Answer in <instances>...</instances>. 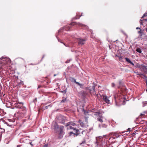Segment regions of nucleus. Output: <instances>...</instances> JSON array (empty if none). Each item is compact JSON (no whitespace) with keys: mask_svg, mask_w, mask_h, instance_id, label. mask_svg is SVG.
<instances>
[{"mask_svg":"<svg viewBox=\"0 0 147 147\" xmlns=\"http://www.w3.org/2000/svg\"><path fill=\"white\" fill-rule=\"evenodd\" d=\"M139 75L143 79H145V78L144 77V76H145L144 75L142 74H139Z\"/></svg>","mask_w":147,"mask_h":147,"instance_id":"a211bd4d","label":"nucleus"},{"mask_svg":"<svg viewBox=\"0 0 147 147\" xmlns=\"http://www.w3.org/2000/svg\"><path fill=\"white\" fill-rule=\"evenodd\" d=\"M94 115L97 118L98 117H99L100 116L102 115V114L100 111H98L95 113Z\"/></svg>","mask_w":147,"mask_h":147,"instance_id":"423d86ee","label":"nucleus"},{"mask_svg":"<svg viewBox=\"0 0 147 147\" xmlns=\"http://www.w3.org/2000/svg\"><path fill=\"white\" fill-rule=\"evenodd\" d=\"M136 51L140 53H141V52H142V51H141V49L140 48H137L136 49Z\"/></svg>","mask_w":147,"mask_h":147,"instance_id":"dca6fc26","label":"nucleus"},{"mask_svg":"<svg viewBox=\"0 0 147 147\" xmlns=\"http://www.w3.org/2000/svg\"><path fill=\"white\" fill-rule=\"evenodd\" d=\"M73 134V132H70L69 133L70 136H71V134Z\"/></svg>","mask_w":147,"mask_h":147,"instance_id":"c756f323","label":"nucleus"},{"mask_svg":"<svg viewBox=\"0 0 147 147\" xmlns=\"http://www.w3.org/2000/svg\"><path fill=\"white\" fill-rule=\"evenodd\" d=\"M19 103L20 104H22V105H23V103L22 102H20V103Z\"/></svg>","mask_w":147,"mask_h":147,"instance_id":"e433bc0d","label":"nucleus"},{"mask_svg":"<svg viewBox=\"0 0 147 147\" xmlns=\"http://www.w3.org/2000/svg\"><path fill=\"white\" fill-rule=\"evenodd\" d=\"M143 107H144L147 105V101H144L142 102Z\"/></svg>","mask_w":147,"mask_h":147,"instance_id":"2eb2a0df","label":"nucleus"},{"mask_svg":"<svg viewBox=\"0 0 147 147\" xmlns=\"http://www.w3.org/2000/svg\"><path fill=\"white\" fill-rule=\"evenodd\" d=\"M22 83H23V82H22V81H21V82H20V83H21V84H22Z\"/></svg>","mask_w":147,"mask_h":147,"instance_id":"a19ab883","label":"nucleus"},{"mask_svg":"<svg viewBox=\"0 0 147 147\" xmlns=\"http://www.w3.org/2000/svg\"><path fill=\"white\" fill-rule=\"evenodd\" d=\"M135 73H136L137 75H139V73H138V72H135Z\"/></svg>","mask_w":147,"mask_h":147,"instance_id":"7c9ffc66","label":"nucleus"},{"mask_svg":"<svg viewBox=\"0 0 147 147\" xmlns=\"http://www.w3.org/2000/svg\"><path fill=\"white\" fill-rule=\"evenodd\" d=\"M99 127L100 128H101L102 127L106 128L107 127V125L105 124H102V125L99 124Z\"/></svg>","mask_w":147,"mask_h":147,"instance_id":"ddd939ff","label":"nucleus"},{"mask_svg":"<svg viewBox=\"0 0 147 147\" xmlns=\"http://www.w3.org/2000/svg\"><path fill=\"white\" fill-rule=\"evenodd\" d=\"M40 86H38V88H40Z\"/></svg>","mask_w":147,"mask_h":147,"instance_id":"a18cd8bd","label":"nucleus"},{"mask_svg":"<svg viewBox=\"0 0 147 147\" xmlns=\"http://www.w3.org/2000/svg\"><path fill=\"white\" fill-rule=\"evenodd\" d=\"M147 16V13H144L142 17V18H143L144 17L146 16Z\"/></svg>","mask_w":147,"mask_h":147,"instance_id":"b1692460","label":"nucleus"},{"mask_svg":"<svg viewBox=\"0 0 147 147\" xmlns=\"http://www.w3.org/2000/svg\"><path fill=\"white\" fill-rule=\"evenodd\" d=\"M4 58L2 57L1 58H0V59L2 60L3 59H4Z\"/></svg>","mask_w":147,"mask_h":147,"instance_id":"4c0bfd02","label":"nucleus"},{"mask_svg":"<svg viewBox=\"0 0 147 147\" xmlns=\"http://www.w3.org/2000/svg\"><path fill=\"white\" fill-rule=\"evenodd\" d=\"M140 31L139 32V33H141V34L142 33V30H141V29H140Z\"/></svg>","mask_w":147,"mask_h":147,"instance_id":"cd10ccee","label":"nucleus"},{"mask_svg":"<svg viewBox=\"0 0 147 147\" xmlns=\"http://www.w3.org/2000/svg\"><path fill=\"white\" fill-rule=\"evenodd\" d=\"M109 98L106 95L104 96L103 97V98L105 101L108 104L110 103V100H109Z\"/></svg>","mask_w":147,"mask_h":147,"instance_id":"20e7f679","label":"nucleus"},{"mask_svg":"<svg viewBox=\"0 0 147 147\" xmlns=\"http://www.w3.org/2000/svg\"><path fill=\"white\" fill-rule=\"evenodd\" d=\"M130 128H128V129H127V130H128V131H130Z\"/></svg>","mask_w":147,"mask_h":147,"instance_id":"f704fd0d","label":"nucleus"},{"mask_svg":"<svg viewBox=\"0 0 147 147\" xmlns=\"http://www.w3.org/2000/svg\"><path fill=\"white\" fill-rule=\"evenodd\" d=\"M140 23L141 25H142V20H140Z\"/></svg>","mask_w":147,"mask_h":147,"instance_id":"bb28decb","label":"nucleus"},{"mask_svg":"<svg viewBox=\"0 0 147 147\" xmlns=\"http://www.w3.org/2000/svg\"><path fill=\"white\" fill-rule=\"evenodd\" d=\"M102 115L98 117L97 118V120L100 122L101 123L103 121L102 120L103 117Z\"/></svg>","mask_w":147,"mask_h":147,"instance_id":"6e6552de","label":"nucleus"},{"mask_svg":"<svg viewBox=\"0 0 147 147\" xmlns=\"http://www.w3.org/2000/svg\"><path fill=\"white\" fill-rule=\"evenodd\" d=\"M30 144H31L32 146V143L31 142H30Z\"/></svg>","mask_w":147,"mask_h":147,"instance_id":"c9c22d12","label":"nucleus"},{"mask_svg":"<svg viewBox=\"0 0 147 147\" xmlns=\"http://www.w3.org/2000/svg\"><path fill=\"white\" fill-rule=\"evenodd\" d=\"M53 127L54 131L57 132L58 131V130H59V127L56 123H55L53 125Z\"/></svg>","mask_w":147,"mask_h":147,"instance_id":"7ed1b4c3","label":"nucleus"},{"mask_svg":"<svg viewBox=\"0 0 147 147\" xmlns=\"http://www.w3.org/2000/svg\"><path fill=\"white\" fill-rule=\"evenodd\" d=\"M48 106H46V109H47V108H48Z\"/></svg>","mask_w":147,"mask_h":147,"instance_id":"ea45409f","label":"nucleus"},{"mask_svg":"<svg viewBox=\"0 0 147 147\" xmlns=\"http://www.w3.org/2000/svg\"><path fill=\"white\" fill-rule=\"evenodd\" d=\"M129 63H130L132 65H133V66L134 65V63L132 62L131 61Z\"/></svg>","mask_w":147,"mask_h":147,"instance_id":"c85d7f7f","label":"nucleus"},{"mask_svg":"<svg viewBox=\"0 0 147 147\" xmlns=\"http://www.w3.org/2000/svg\"><path fill=\"white\" fill-rule=\"evenodd\" d=\"M145 113H146V112H144L140 114V115L144 116L145 115Z\"/></svg>","mask_w":147,"mask_h":147,"instance_id":"5701e85b","label":"nucleus"},{"mask_svg":"<svg viewBox=\"0 0 147 147\" xmlns=\"http://www.w3.org/2000/svg\"><path fill=\"white\" fill-rule=\"evenodd\" d=\"M16 107H17V108H20V107H19L18 105H17L16 106Z\"/></svg>","mask_w":147,"mask_h":147,"instance_id":"58836bf2","label":"nucleus"},{"mask_svg":"<svg viewBox=\"0 0 147 147\" xmlns=\"http://www.w3.org/2000/svg\"><path fill=\"white\" fill-rule=\"evenodd\" d=\"M78 41L79 44L83 45L85 43L86 40L85 39L79 38L78 40Z\"/></svg>","mask_w":147,"mask_h":147,"instance_id":"39448f33","label":"nucleus"},{"mask_svg":"<svg viewBox=\"0 0 147 147\" xmlns=\"http://www.w3.org/2000/svg\"><path fill=\"white\" fill-rule=\"evenodd\" d=\"M73 23L76 24L77 25L79 26H81V27L83 26H85L84 24H80V23H76V22H74V23Z\"/></svg>","mask_w":147,"mask_h":147,"instance_id":"f8f14e48","label":"nucleus"},{"mask_svg":"<svg viewBox=\"0 0 147 147\" xmlns=\"http://www.w3.org/2000/svg\"><path fill=\"white\" fill-rule=\"evenodd\" d=\"M65 101V100H63L61 101V102H64Z\"/></svg>","mask_w":147,"mask_h":147,"instance_id":"72a5a7b5","label":"nucleus"},{"mask_svg":"<svg viewBox=\"0 0 147 147\" xmlns=\"http://www.w3.org/2000/svg\"><path fill=\"white\" fill-rule=\"evenodd\" d=\"M118 57L120 61H122V59L123 58V56H118Z\"/></svg>","mask_w":147,"mask_h":147,"instance_id":"4468645a","label":"nucleus"},{"mask_svg":"<svg viewBox=\"0 0 147 147\" xmlns=\"http://www.w3.org/2000/svg\"><path fill=\"white\" fill-rule=\"evenodd\" d=\"M64 129V127L63 126H61L59 127V130L58 133V138L61 139L63 137V136L65 134Z\"/></svg>","mask_w":147,"mask_h":147,"instance_id":"f03ea898","label":"nucleus"},{"mask_svg":"<svg viewBox=\"0 0 147 147\" xmlns=\"http://www.w3.org/2000/svg\"><path fill=\"white\" fill-rule=\"evenodd\" d=\"M116 105H117V103H116Z\"/></svg>","mask_w":147,"mask_h":147,"instance_id":"49530a36","label":"nucleus"},{"mask_svg":"<svg viewBox=\"0 0 147 147\" xmlns=\"http://www.w3.org/2000/svg\"><path fill=\"white\" fill-rule=\"evenodd\" d=\"M125 59L126 61H127V62L129 63L131 61L129 59H128V58H126V57L125 58Z\"/></svg>","mask_w":147,"mask_h":147,"instance_id":"6ab92c4d","label":"nucleus"},{"mask_svg":"<svg viewBox=\"0 0 147 147\" xmlns=\"http://www.w3.org/2000/svg\"><path fill=\"white\" fill-rule=\"evenodd\" d=\"M89 87L88 88L89 92L91 93H93L95 92V87L94 86H92L91 89Z\"/></svg>","mask_w":147,"mask_h":147,"instance_id":"0eeeda50","label":"nucleus"},{"mask_svg":"<svg viewBox=\"0 0 147 147\" xmlns=\"http://www.w3.org/2000/svg\"><path fill=\"white\" fill-rule=\"evenodd\" d=\"M47 144H45L44 145L43 147H47Z\"/></svg>","mask_w":147,"mask_h":147,"instance_id":"2f4dec72","label":"nucleus"},{"mask_svg":"<svg viewBox=\"0 0 147 147\" xmlns=\"http://www.w3.org/2000/svg\"><path fill=\"white\" fill-rule=\"evenodd\" d=\"M56 76V74H54V76Z\"/></svg>","mask_w":147,"mask_h":147,"instance_id":"c03bdc74","label":"nucleus"},{"mask_svg":"<svg viewBox=\"0 0 147 147\" xmlns=\"http://www.w3.org/2000/svg\"><path fill=\"white\" fill-rule=\"evenodd\" d=\"M115 85L114 83H112L111 84V86L113 87H115Z\"/></svg>","mask_w":147,"mask_h":147,"instance_id":"393cba45","label":"nucleus"},{"mask_svg":"<svg viewBox=\"0 0 147 147\" xmlns=\"http://www.w3.org/2000/svg\"><path fill=\"white\" fill-rule=\"evenodd\" d=\"M5 132V130L4 129L1 128L0 127V137L1 138L2 134Z\"/></svg>","mask_w":147,"mask_h":147,"instance_id":"1a4fd4ad","label":"nucleus"},{"mask_svg":"<svg viewBox=\"0 0 147 147\" xmlns=\"http://www.w3.org/2000/svg\"><path fill=\"white\" fill-rule=\"evenodd\" d=\"M6 61H7L8 62L10 63V60L9 58H5Z\"/></svg>","mask_w":147,"mask_h":147,"instance_id":"412c9836","label":"nucleus"},{"mask_svg":"<svg viewBox=\"0 0 147 147\" xmlns=\"http://www.w3.org/2000/svg\"><path fill=\"white\" fill-rule=\"evenodd\" d=\"M66 126L67 127L68 129H73L76 130L77 131H78L79 130L77 129L76 127L77 126V124L74 123L72 122H70L66 123Z\"/></svg>","mask_w":147,"mask_h":147,"instance_id":"f257e3e1","label":"nucleus"},{"mask_svg":"<svg viewBox=\"0 0 147 147\" xmlns=\"http://www.w3.org/2000/svg\"><path fill=\"white\" fill-rule=\"evenodd\" d=\"M86 142V140H84L82 141V142L80 143V145H82L83 144H85Z\"/></svg>","mask_w":147,"mask_h":147,"instance_id":"4be33fe9","label":"nucleus"},{"mask_svg":"<svg viewBox=\"0 0 147 147\" xmlns=\"http://www.w3.org/2000/svg\"><path fill=\"white\" fill-rule=\"evenodd\" d=\"M136 29H140V28L139 27H137L136 28Z\"/></svg>","mask_w":147,"mask_h":147,"instance_id":"473e14b6","label":"nucleus"},{"mask_svg":"<svg viewBox=\"0 0 147 147\" xmlns=\"http://www.w3.org/2000/svg\"><path fill=\"white\" fill-rule=\"evenodd\" d=\"M76 84L79 86L81 88H82L83 85V84H80L79 82H76Z\"/></svg>","mask_w":147,"mask_h":147,"instance_id":"aec40b11","label":"nucleus"},{"mask_svg":"<svg viewBox=\"0 0 147 147\" xmlns=\"http://www.w3.org/2000/svg\"><path fill=\"white\" fill-rule=\"evenodd\" d=\"M84 132V131H83L82 132V134H83V132Z\"/></svg>","mask_w":147,"mask_h":147,"instance_id":"79ce46f5","label":"nucleus"},{"mask_svg":"<svg viewBox=\"0 0 147 147\" xmlns=\"http://www.w3.org/2000/svg\"><path fill=\"white\" fill-rule=\"evenodd\" d=\"M78 122L80 123V124L81 127H84L85 126L84 123L82 121L79 120Z\"/></svg>","mask_w":147,"mask_h":147,"instance_id":"9b49d317","label":"nucleus"},{"mask_svg":"<svg viewBox=\"0 0 147 147\" xmlns=\"http://www.w3.org/2000/svg\"><path fill=\"white\" fill-rule=\"evenodd\" d=\"M146 31L147 32V28L146 29Z\"/></svg>","mask_w":147,"mask_h":147,"instance_id":"37998d69","label":"nucleus"},{"mask_svg":"<svg viewBox=\"0 0 147 147\" xmlns=\"http://www.w3.org/2000/svg\"><path fill=\"white\" fill-rule=\"evenodd\" d=\"M72 79L74 81L76 84V82H76V80L74 78H72Z\"/></svg>","mask_w":147,"mask_h":147,"instance_id":"a878e982","label":"nucleus"},{"mask_svg":"<svg viewBox=\"0 0 147 147\" xmlns=\"http://www.w3.org/2000/svg\"><path fill=\"white\" fill-rule=\"evenodd\" d=\"M142 69L145 72H147V66H143Z\"/></svg>","mask_w":147,"mask_h":147,"instance_id":"9d476101","label":"nucleus"},{"mask_svg":"<svg viewBox=\"0 0 147 147\" xmlns=\"http://www.w3.org/2000/svg\"><path fill=\"white\" fill-rule=\"evenodd\" d=\"M21 112H19L18 113V114H19V116L20 117H22L24 115V112L23 113H20Z\"/></svg>","mask_w":147,"mask_h":147,"instance_id":"f3484780","label":"nucleus"}]
</instances>
